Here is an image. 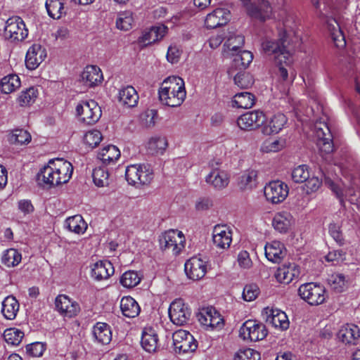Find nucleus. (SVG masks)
Listing matches in <instances>:
<instances>
[{
  "label": "nucleus",
  "mask_w": 360,
  "mask_h": 360,
  "mask_svg": "<svg viewBox=\"0 0 360 360\" xmlns=\"http://www.w3.org/2000/svg\"><path fill=\"white\" fill-rule=\"evenodd\" d=\"M73 172L72 164L63 159L51 160L37 174L40 184L52 187L67 183Z\"/></svg>",
  "instance_id": "1"
},
{
  "label": "nucleus",
  "mask_w": 360,
  "mask_h": 360,
  "mask_svg": "<svg viewBox=\"0 0 360 360\" xmlns=\"http://www.w3.org/2000/svg\"><path fill=\"white\" fill-rule=\"evenodd\" d=\"M161 103L169 107H179L184 101L186 92L184 81L177 76L166 78L158 91Z\"/></svg>",
  "instance_id": "2"
},
{
  "label": "nucleus",
  "mask_w": 360,
  "mask_h": 360,
  "mask_svg": "<svg viewBox=\"0 0 360 360\" xmlns=\"http://www.w3.org/2000/svg\"><path fill=\"white\" fill-rule=\"evenodd\" d=\"M285 36L279 39H266L262 43V51L271 56L276 64L285 63L288 65L291 63V54L287 50Z\"/></svg>",
  "instance_id": "3"
},
{
  "label": "nucleus",
  "mask_w": 360,
  "mask_h": 360,
  "mask_svg": "<svg viewBox=\"0 0 360 360\" xmlns=\"http://www.w3.org/2000/svg\"><path fill=\"white\" fill-rule=\"evenodd\" d=\"M125 177L131 185H147L153 179V172L148 165H131L126 168Z\"/></svg>",
  "instance_id": "4"
},
{
  "label": "nucleus",
  "mask_w": 360,
  "mask_h": 360,
  "mask_svg": "<svg viewBox=\"0 0 360 360\" xmlns=\"http://www.w3.org/2000/svg\"><path fill=\"white\" fill-rule=\"evenodd\" d=\"M160 248L162 250H171L173 255H179L185 247V237L178 230L171 229L160 236Z\"/></svg>",
  "instance_id": "5"
},
{
  "label": "nucleus",
  "mask_w": 360,
  "mask_h": 360,
  "mask_svg": "<svg viewBox=\"0 0 360 360\" xmlns=\"http://www.w3.org/2000/svg\"><path fill=\"white\" fill-rule=\"evenodd\" d=\"M298 293L302 300L312 306L319 305L326 300L325 288L315 283L301 285L298 289Z\"/></svg>",
  "instance_id": "6"
},
{
  "label": "nucleus",
  "mask_w": 360,
  "mask_h": 360,
  "mask_svg": "<svg viewBox=\"0 0 360 360\" xmlns=\"http://www.w3.org/2000/svg\"><path fill=\"white\" fill-rule=\"evenodd\" d=\"M27 34L28 30L20 17L14 16L6 20L4 32L6 39L11 42H19L23 41Z\"/></svg>",
  "instance_id": "7"
},
{
  "label": "nucleus",
  "mask_w": 360,
  "mask_h": 360,
  "mask_svg": "<svg viewBox=\"0 0 360 360\" xmlns=\"http://www.w3.org/2000/svg\"><path fill=\"white\" fill-rule=\"evenodd\" d=\"M76 111L80 120L86 124H95L102 115L101 107L93 100L81 101L77 105Z\"/></svg>",
  "instance_id": "8"
},
{
  "label": "nucleus",
  "mask_w": 360,
  "mask_h": 360,
  "mask_svg": "<svg viewBox=\"0 0 360 360\" xmlns=\"http://www.w3.org/2000/svg\"><path fill=\"white\" fill-rule=\"evenodd\" d=\"M239 335L244 340L257 342L266 338L267 330L263 323L255 320L249 319L241 326Z\"/></svg>",
  "instance_id": "9"
},
{
  "label": "nucleus",
  "mask_w": 360,
  "mask_h": 360,
  "mask_svg": "<svg viewBox=\"0 0 360 360\" xmlns=\"http://www.w3.org/2000/svg\"><path fill=\"white\" fill-rule=\"evenodd\" d=\"M173 345L176 352H193L198 347V343L194 337L188 331L179 330L172 335Z\"/></svg>",
  "instance_id": "10"
},
{
  "label": "nucleus",
  "mask_w": 360,
  "mask_h": 360,
  "mask_svg": "<svg viewBox=\"0 0 360 360\" xmlns=\"http://www.w3.org/2000/svg\"><path fill=\"white\" fill-rule=\"evenodd\" d=\"M191 315L190 308L182 300H175L169 308V316L171 321L176 326H183L188 323Z\"/></svg>",
  "instance_id": "11"
},
{
  "label": "nucleus",
  "mask_w": 360,
  "mask_h": 360,
  "mask_svg": "<svg viewBox=\"0 0 360 360\" xmlns=\"http://www.w3.org/2000/svg\"><path fill=\"white\" fill-rule=\"evenodd\" d=\"M262 316L266 323L276 328L285 330L289 328L290 322L286 314L278 309L266 307L263 309Z\"/></svg>",
  "instance_id": "12"
},
{
  "label": "nucleus",
  "mask_w": 360,
  "mask_h": 360,
  "mask_svg": "<svg viewBox=\"0 0 360 360\" xmlns=\"http://www.w3.org/2000/svg\"><path fill=\"white\" fill-rule=\"evenodd\" d=\"M55 307L60 315L68 318L76 316L80 311L79 303L63 294L56 297Z\"/></svg>",
  "instance_id": "13"
},
{
  "label": "nucleus",
  "mask_w": 360,
  "mask_h": 360,
  "mask_svg": "<svg viewBox=\"0 0 360 360\" xmlns=\"http://www.w3.org/2000/svg\"><path fill=\"white\" fill-rule=\"evenodd\" d=\"M288 195V186L281 181H274L264 187V195L272 203L283 202Z\"/></svg>",
  "instance_id": "14"
},
{
  "label": "nucleus",
  "mask_w": 360,
  "mask_h": 360,
  "mask_svg": "<svg viewBox=\"0 0 360 360\" xmlns=\"http://www.w3.org/2000/svg\"><path fill=\"white\" fill-rule=\"evenodd\" d=\"M265 115L262 111H250L240 115L237 120L238 126L243 130H252L264 124Z\"/></svg>",
  "instance_id": "15"
},
{
  "label": "nucleus",
  "mask_w": 360,
  "mask_h": 360,
  "mask_svg": "<svg viewBox=\"0 0 360 360\" xmlns=\"http://www.w3.org/2000/svg\"><path fill=\"white\" fill-rule=\"evenodd\" d=\"M245 8L249 16L260 21H265L272 15V7L267 0H257V3L250 4Z\"/></svg>",
  "instance_id": "16"
},
{
  "label": "nucleus",
  "mask_w": 360,
  "mask_h": 360,
  "mask_svg": "<svg viewBox=\"0 0 360 360\" xmlns=\"http://www.w3.org/2000/svg\"><path fill=\"white\" fill-rule=\"evenodd\" d=\"M184 268L188 278L193 281L202 278L207 272L206 262L198 257H193L187 260Z\"/></svg>",
  "instance_id": "17"
},
{
  "label": "nucleus",
  "mask_w": 360,
  "mask_h": 360,
  "mask_svg": "<svg viewBox=\"0 0 360 360\" xmlns=\"http://www.w3.org/2000/svg\"><path fill=\"white\" fill-rule=\"evenodd\" d=\"M210 166L212 169L205 177L206 183L217 191L223 190L229 183L227 173L215 167L214 162H210Z\"/></svg>",
  "instance_id": "18"
},
{
  "label": "nucleus",
  "mask_w": 360,
  "mask_h": 360,
  "mask_svg": "<svg viewBox=\"0 0 360 360\" xmlns=\"http://www.w3.org/2000/svg\"><path fill=\"white\" fill-rule=\"evenodd\" d=\"M46 49L35 44L29 48L25 56V65L30 70H35L46 58Z\"/></svg>",
  "instance_id": "19"
},
{
  "label": "nucleus",
  "mask_w": 360,
  "mask_h": 360,
  "mask_svg": "<svg viewBox=\"0 0 360 360\" xmlns=\"http://www.w3.org/2000/svg\"><path fill=\"white\" fill-rule=\"evenodd\" d=\"M213 243L220 249L228 248L232 241L231 231L226 225H216L212 231Z\"/></svg>",
  "instance_id": "20"
},
{
  "label": "nucleus",
  "mask_w": 360,
  "mask_h": 360,
  "mask_svg": "<svg viewBox=\"0 0 360 360\" xmlns=\"http://www.w3.org/2000/svg\"><path fill=\"white\" fill-rule=\"evenodd\" d=\"M325 184L328 186L329 188L335 193L336 197L340 200L341 204L343 203L344 196H348L351 198L349 200L353 201V197L356 196V189L360 192L359 184L355 180L352 181L351 186L348 187L345 191H343L340 186L337 185L330 178H325Z\"/></svg>",
  "instance_id": "21"
},
{
  "label": "nucleus",
  "mask_w": 360,
  "mask_h": 360,
  "mask_svg": "<svg viewBox=\"0 0 360 360\" xmlns=\"http://www.w3.org/2000/svg\"><path fill=\"white\" fill-rule=\"evenodd\" d=\"M230 12L219 8L207 15L205 23L207 28L214 29L226 25L229 20Z\"/></svg>",
  "instance_id": "22"
},
{
  "label": "nucleus",
  "mask_w": 360,
  "mask_h": 360,
  "mask_svg": "<svg viewBox=\"0 0 360 360\" xmlns=\"http://www.w3.org/2000/svg\"><path fill=\"white\" fill-rule=\"evenodd\" d=\"M323 127H316L317 145L322 152L330 153L333 150V136L328 126L326 124H323Z\"/></svg>",
  "instance_id": "23"
},
{
  "label": "nucleus",
  "mask_w": 360,
  "mask_h": 360,
  "mask_svg": "<svg viewBox=\"0 0 360 360\" xmlns=\"http://www.w3.org/2000/svg\"><path fill=\"white\" fill-rule=\"evenodd\" d=\"M167 27L165 25L152 27L143 32L139 37V42L143 46H148L161 39L166 34Z\"/></svg>",
  "instance_id": "24"
},
{
  "label": "nucleus",
  "mask_w": 360,
  "mask_h": 360,
  "mask_svg": "<svg viewBox=\"0 0 360 360\" xmlns=\"http://www.w3.org/2000/svg\"><path fill=\"white\" fill-rule=\"evenodd\" d=\"M84 84L89 87L98 85L103 79L101 69L96 65H89L85 68L81 75Z\"/></svg>",
  "instance_id": "25"
},
{
  "label": "nucleus",
  "mask_w": 360,
  "mask_h": 360,
  "mask_svg": "<svg viewBox=\"0 0 360 360\" xmlns=\"http://www.w3.org/2000/svg\"><path fill=\"white\" fill-rule=\"evenodd\" d=\"M338 338L345 344L355 345L360 338V329L354 324H346L339 330Z\"/></svg>",
  "instance_id": "26"
},
{
  "label": "nucleus",
  "mask_w": 360,
  "mask_h": 360,
  "mask_svg": "<svg viewBox=\"0 0 360 360\" xmlns=\"http://www.w3.org/2000/svg\"><path fill=\"white\" fill-rule=\"evenodd\" d=\"M264 249L266 257L274 263H279L286 254L284 245L276 240L267 243Z\"/></svg>",
  "instance_id": "27"
},
{
  "label": "nucleus",
  "mask_w": 360,
  "mask_h": 360,
  "mask_svg": "<svg viewBox=\"0 0 360 360\" xmlns=\"http://www.w3.org/2000/svg\"><path fill=\"white\" fill-rule=\"evenodd\" d=\"M287 122L286 117L282 113L273 115L263 125L262 131L265 135L278 133Z\"/></svg>",
  "instance_id": "28"
},
{
  "label": "nucleus",
  "mask_w": 360,
  "mask_h": 360,
  "mask_svg": "<svg viewBox=\"0 0 360 360\" xmlns=\"http://www.w3.org/2000/svg\"><path fill=\"white\" fill-rule=\"evenodd\" d=\"M300 275V269L294 263L284 264L279 267L276 273V279L283 283H290L295 278Z\"/></svg>",
  "instance_id": "29"
},
{
  "label": "nucleus",
  "mask_w": 360,
  "mask_h": 360,
  "mask_svg": "<svg viewBox=\"0 0 360 360\" xmlns=\"http://www.w3.org/2000/svg\"><path fill=\"white\" fill-rule=\"evenodd\" d=\"M114 272V267L110 262L100 261L94 264L91 276L94 279L101 281L108 279Z\"/></svg>",
  "instance_id": "30"
},
{
  "label": "nucleus",
  "mask_w": 360,
  "mask_h": 360,
  "mask_svg": "<svg viewBox=\"0 0 360 360\" xmlns=\"http://www.w3.org/2000/svg\"><path fill=\"white\" fill-rule=\"evenodd\" d=\"M292 223V216L288 212H278L272 220V226L276 231L285 233L290 229Z\"/></svg>",
  "instance_id": "31"
},
{
  "label": "nucleus",
  "mask_w": 360,
  "mask_h": 360,
  "mask_svg": "<svg viewBox=\"0 0 360 360\" xmlns=\"http://www.w3.org/2000/svg\"><path fill=\"white\" fill-rule=\"evenodd\" d=\"M141 344L146 352H155L158 346V337L155 330L152 328H145L142 333Z\"/></svg>",
  "instance_id": "32"
},
{
  "label": "nucleus",
  "mask_w": 360,
  "mask_h": 360,
  "mask_svg": "<svg viewBox=\"0 0 360 360\" xmlns=\"http://www.w3.org/2000/svg\"><path fill=\"white\" fill-rule=\"evenodd\" d=\"M118 101L122 105L131 108L137 105L139 96L133 86H127L120 90Z\"/></svg>",
  "instance_id": "33"
},
{
  "label": "nucleus",
  "mask_w": 360,
  "mask_h": 360,
  "mask_svg": "<svg viewBox=\"0 0 360 360\" xmlns=\"http://www.w3.org/2000/svg\"><path fill=\"white\" fill-rule=\"evenodd\" d=\"M92 334L95 340L101 345H108L112 340L110 326L105 323H97L93 328Z\"/></svg>",
  "instance_id": "34"
},
{
  "label": "nucleus",
  "mask_w": 360,
  "mask_h": 360,
  "mask_svg": "<svg viewBox=\"0 0 360 360\" xmlns=\"http://www.w3.org/2000/svg\"><path fill=\"white\" fill-rule=\"evenodd\" d=\"M120 309L122 314L129 318H134L140 313V307L136 301L131 297L127 296L122 298Z\"/></svg>",
  "instance_id": "35"
},
{
  "label": "nucleus",
  "mask_w": 360,
  "mask_h": 360,
  "mask_svg": "<svg viewBox=\"0 0 360 360\" xmlns=\"http://www.w3.org/2000/svg\"><path fill=\"white\" fill-rule=\"evenodd\" d=\"M18 310L19 303L15 297L12 295L8 296L2 302L1 312L6 319H14Z\"/></svg>",
  "instance_id": "36"
},
{
  "label": "nucleus",
  "mask_w": 360,
  "mask_h": 360,
  "mask_svg": "<svg viewBox=\"0 0 360 360\" xmlns=\"http://www.w3.org/2000/svg\"><path fill=\"white\" fill-rule=\"evenodd\" d=\"M328 27L331 39H333L335 46L338 48L345 47L346 45L345 36L340 30V27L336 20H328Z\"/></svg>",
  "instance_id": "37"
},
{
  "label": "nucleus",
  "mask_w": 360,
  "mask_h": 360,
  "mask_svg": "<svg viewBox=\"0 0 360 360\" xmlns=\"http://www.w3.org/2000/svg\"><path fill=\"white\" fill-rule=\"evenodd\" d=\"M168 146L167 140L164 136L151 137L147 143V150L152 155H162Z\"/></svg>",
  "instance_id": "38"
},
{
  "label": "nucleus",
  "mask_w": 360,
  "mask_h": 360,
  "mask_svg": "<svg viewBox=\"0 0 360 360\" xmlns=\"http://www.w3.org/2000/svg\"><path fill=\"white\" fill-rule=\"evenodd\" d=\"M120 157V151L113 145L105 146L98 153V158L105 165L115 162Z\"/></svg>",
  "instance_id": "39"
},
{
  "label": "nucleus",
  "mask_w": 360,
  "mask_h": 360,
  "mask_svg": "<svg viewBox=\"0 0 360 360\" xmlns=\"http://www.w3.org/2000/svg\"><path fill=\"white\" fill-rule=\"evenodd\" d=\"M65 226L70 231L77 234L83 233L87 229V224L81 215L77 214L68 218Z\"/></svg>",
  "instance_id": "40"
},
{
  "label": "nucleus",
  "mask_w": 360,
  "mask_h": 360,
  "mask_svg": "<svg viewBox=\"0 0 360 360\" xmlns=\"http://www.w3.org/2000/svg\"><path fill=\"white\" fill-rule=\"evenodd\" d=\"M257 173L255 170H247L238 178V185L240 190H251L256 186Z\"/></svg>",
  "instance_id": "41"
},
{
  "label": "nucleus",
  "mask_w": 360,
  "mask_h": 360,
  "mask_svg": "<svg viewBox=\"0 0 360 360\" xmlns=\"http://www.w3.org/2000/svg\"><path fill=\"white\" fill-rule=\"evenodd\" d=\"M233 56V65L239 70H245L251 63L253 59L252 53L249 51H243L238 53H231Z\"/></svg>",
  "instance_id": "42"
},
{
  "label": "nucleus",
  "mask_w": 360,
  "mask_h": 360,
  "mask_svg": "<svg viewBox=\"0 0 360 360\" xmlns=\"http://www.w3.org/2000/svg\"><path fill=\"white\" fill-rule=\"evenodd\" d=\"M20 86V80L16 75H8L3 77L0 82V89L2 93L10 94Z\"/></svg>",
  "instance_id": "43"
},
{
  "label": "nucleus",
  "mask_w": 360,
  "mask_h": 360,
  "mask_svg": "<svg viewBox=\"0 0 360 360\" xmlns=\"http://www.w3.org/2000/svg\"><path fill=\"white\" fill-rule=\"evenodd\" d=\"M232 102L233 106L248 109L253 106L255 103V96L250 92H241L234 96Z\"/></svg>",
  "instance_id": "44"
},
{
  "label": "nucleus",
  "mask_w": 360,
  "mask_h": 360,
  "mask_svg": "<svg viewBox=\"0 0 360 360\" xmlns=\"http://www.w3.org/2000/svg\"><path fill=\"white\" fill-rule=\"evenodd\" d=\"M46 8L49 15L53 19H59L65 13L64 4L61 0H46Z\"/></svg>",
  "instance_id": "45"
},
{
  "label": "nucleus",
  "mask_w": 360,
  "mask_h": 360,
  "mask_svg": "<svg viewBox=\"0 0 360 360\" xmlns=\"http://www.w3.org/2000/svg\"><path fill=\"white\" fill-rule=\"evenodd\" d=\"M21 260V253L14 248L6 250L2 256V263L8 267L17 266Z\"/></svg>",
  "instance_id": "46"
},
{
  "label": "nucleus",
  "mask_w": 360,
  "mask_h": 360,
  "mask_svg": "<svg viewBox=\"0 0 360 360\" xmlns=\"http://www.w3.org/2000/svg\"><path fill=\"white\" fill-rule=\"evenodd\" d=\"M141 281V278L136 271L129 270L122 275L120 283L124 288H132L136 286Z\"/></svg>",
  "instance_id": "47"
},
{
  "label": "nucleus",
  "mask_w": 360,
  "mask_h": 360,
  "mask_svg": "<svg viewBox=\"0 0 360 360\" xmlns=\"http://www.w3.org/2000/svg\"><path fill=\"white\" fill-rule=\"evenodd\" d=\"M134 19L132 13L129 11L121 12L116 20V27L123 31H128L132 27Z\"/></svg>",
  "instance_id": "48"
},
{
  "label": "nucleus",
  "mask_w": 360,
  "mask_h": 360,
  "mask_svg": "<svg viewBox=\"0 0 360 360\" xmlns=\"http://www.w3.org/2000/svg\"><path fill=\"white\" fill-rule=\"evenodd\" d=\"M328 282L331 289L340 292L346 288L347 281L345 276L340 273H335L329 276Z\"/></svg>",
  "instance_id": "49"
},
{
  "label": "nucleus",
  "mask_w": 360,
  "mask_h": 360,
  "mask_svg": "<svg viewBox=\"0 0 360 360\" xmlns=\"http://www.w3.org/2000/svg\"><path fill=\"white\" fill-rule=\"evenodd\" d=\"M23 336L24 333L16 328H8L4 333L5 341L12 345H18Z\"/></svg>",
  "instance_id": "50"
},
{
  "label": "nucleus",
  "mask_w": 360,
  "mask_h": 360,
  "mask_svg": "<svg viewBox=\"0 0 360 360\" xmlns=\"http://www.w3.org/2000/svg\"><path fill=\"white\" fill-rule=\"evenodd\" d=\"M108 172L104 167H97L93 170L92 177L94 184L99 187L108 184Z\"/></svg>",
  "instance_id": "51"
},
{
  "label": "nucleus",
  "mask_w": 360,
  "mask_h": 360,
  "mask_svg": "<svg viewBox=\"0 0 360 360\" xmlns=\"http://www.w3.org/2000/svg\"><path fill=\"white\" fill-rule=\"evenodd\" d=\"M309 176V167L305 165L295 167L291 173L292 179L295 183H304Z\"/></svg>",
  "instance_id": "52"
},
{
  "label": "nucleus",
  "mask_w": 360,
  "mask_h": 360,
  "mask_svg": "<svg viewBox=\"0 0 360 360\" xmlns=\"http://www.w3.org/2000/svg\"><path fill=\"white\" fill-rule=\"evenodd\" d=\"M11 143L25 144L31 141V135L30 133L22 129H17L13 131L9 138Z\"/></svg>",
  "instance_id": "53"
},
{
  "label": "nucleus",
  "mask_w": 360,
  "mask_h": 360,
  "mask_svg": "<svg viewBox=\"0 0 360 360\" xmlns=\"http://www.w3.org/2000/svg\"><path fill=\"white\" fill-rule=\"evenodd\" d=\"M245 43L244 37L242 35H234L231 36L228 38L225 42L224 46L225 47V51L236 52L240 48H241Z\"/></svg>",
  "instance_id": "54"
},
{
  "label": "nucleus",
  "mask_w": 360,
  "mask_h": 360,
  "mask_svg": "<svg viewBox=\"0 0 360 360\" xmlns=\"http://www.w3.org/2000/svg\"><path fill=\"white\" fill-rule=\"evenodd\" d=\"M37 96V89L31 87L21 92L18 98V102L21 106L28 105L34 102Z\"/></svg>",
  "instance_id": "55"
},
{
  "label": "nucleus",
  "mask_w": 360,
  "mask_h": 360,
  "mask_svg": "<svg viewBox=\"0 0 360 360\" xmlns=\"http://www.w3.org/2000/svg\"><path fill=\"white\" fill-rule=\"evenodd\" d=\"M234 360H260V354L253 349L245 348L235 354Z\"/></svg>",
  "instance_id": "56"
},
{
  "label": "nucleus",
  "mask_w": 360,
  "mask_h": 360,
  "mask_svg": "<svg viewBox=\"0 0 360 360\" xmlns=\"http://www.w3.org/2000/svg\"><path fill=\"white\" fill-rule=\"evenodd\" d=\"M233 79L235 84L241 89H248L253 84V79L248 73H238Z\"/></svg>",
  "instance_id": "57"
},
{
  "label": "nucleus",
  "mask_w": 360,
  "mask_h": 360,
  "mask_svg": "<svg viewBox=\"0 0 360 360\" xmlns=\"http://www.w3.org/2000/svg\"><path fill=\"white\" fill-rule=\"evenodd\" d=\"M157 116L158 113L155 110H147L141 115V124L147 128L153 127L155 124Z\"/></svg>",
  "instance_id": "58"
},
{
  "label": "nucleus",
  "mask_w": 360,
  "mask_h": 360,
  "mask_svg": "<svg viewBox=\"0 0 360 360\" xmlns=\"http://www.w3.org/2000/svg\"><path fill=\"white\" fill-rule=\"evenodd\" d=\"M102 140V135L98 130H92L86 133L84 137V142L91 146L94 148L99 144Z\"/></svg>",
  "instance_id": "59"
},
{
  "label": "nucleus",
  "mask_w": 360,
  "mask_h": 360,
  "mask_svg": "<svg viewBox=\"0 0 360 360\" xmlns=\"http://www.w3.org/2000/svg\"><path fill=\"white\" fill-rule=\"evenodd\" d=\"M217 311L214 308L212 307H207L202 309L198 315V321L200 323L206 326L208 325V323L211 321V319H213L214 316L216 314Z\"/></svg>",
  "instance_id": "60"
},
{
  "label": "nucleus",
  "mask_w": 360,
  "mask_h": 360,
  "mask_svg": "<svg viewBox=\"0 0 360 360\" xmlns=\"http://www.w3.org/2000/svg\"><path fill=\"white\" fill-rule=\"evenodd\" d=\"M303 189L307 194H311L316 192L322 184V181L316 176H309L306 180Z\"/></svg>",
  "instance_id": "61"
},
{
  "label": "nucleus",
  "mask_w": 360,
  "mask_h": 360,
  "mask_svg": "<svg viewBox=\"0 0 360 360\" xmlns=\"http://www.w3.org/2000/svg\"><path fill=\"white\" fill-rule=\"evenodd\" d=\"M259 292V288L255 284L247 285L243 292V298L245 301L251 302L255 300Z\"/></svg>",
  "instance_id": "62"
},
{
  "label": "nucleus",
  "mask_w": 360,
  "mask_h": 360,
  "mask_svg": "<svg viewBox=\"0 0 360 360\" xmlns=\"http://www.w3.org/2000/svg\"><path fill=\"white\" fill-rule=\"evenodd\" d=\"M44 351L45 346L41 342H37L26 346V352L30 356L39 357Z\"/></svg>",
  "instance_id": "63"
},
{
  "label": "nucleus",
  "mask_w": 360,
  "mask_h": 360,
  "mask_svg": "<svg viewBox=\"0 0 360 360\" xmlns=\"http://www.w3.org/2000/svg\"><path fill=\"white\" fill-rule=\"evenodd\" d=\"M283 147V142L279 140L269 139L264 142L262 150L264 152H277Z\"/></svg>",
  "instance_id": "64"
}]
</instances>
